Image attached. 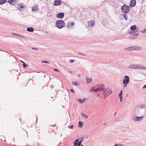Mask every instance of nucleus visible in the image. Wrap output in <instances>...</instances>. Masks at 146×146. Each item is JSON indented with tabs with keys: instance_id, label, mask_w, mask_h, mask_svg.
I'll use <instances>...</instances> for the list:
<instances>
[{
	"instance_id": "f257e3e1",
	"label": "nucleus",
	"mask_w": 146,
	"mask_h": 146,
	"mask_svg": "<svg viewBox=\"0 0 146 146\" xmlns=\"http://www.w3.org/2000/svg\"><path fill=\"white\" fill-rule=\"evenodd\" d=\"M56 25L58 28L61 29L64 27L65 23L63 20H59L56 22Z\"/></svg>"
},
{
	"instance_id": "20e7f679",
	"label": "nucleus",
	"mask_w": 146,
	"mask_h": 146,
	"mask_svg": "<svg viewBox=\"0 0 146 146\" xmlns=\"http://www.w3.org/2000/svg\"><path fill=\"white\" fill-rule=\"evenodd\" d=\"M96 87H99V88H97L98 90V92L101 91H104V85H97Z\"/></svg>"
},
{
	"instance_id": "c9c22d12",
	"label": "nucleus",
	"mask_w": 146,
	"mask_h": 146,
	"mask_svg": "<svg viewBox=\"0 0 146 146\" xmlns=\"http://www.w3.org/2000/svg\"><path fill=\"white\" fill-rule=\"evenodd\" d=\"M41 62L42 63H46L48 64L49 63V62L45 60H42Z\"/></svg>"
},
{
	"instance_id": "13d9d810",
	"label": "nucleus",
	"mask_w": 146,
	"mask_h": 146,
	"mask_svg": "<svg viewBox=\"0 0 146 146\" xmlns=\"http://www.w3.org/2000/svg\"><path fill=\"white\" fill-rule=\"evenodd\" d=\"M129 34H130V32H129Z\"/></svg>"
},
{
	"instance_id": "4c0bfd02",
	"label": "nucleus",
	"mask_w": 146,
	"mask_h": 146,
	"mask_svg": "<svg viewBox=\"0 0 146 146\" xmlns=\"http://www.w3.org/2000/svg\"><path fill=\"white\" fill-rule=\"evenodd\" d=\"M13 34L15 35H16L17 36H19L23 37L21 35H20L19 34H16V33H15V34L13 33Z\"/></svg>"
},
{
	"instance_id": "9d476101",
	"label": "nucleus",
	"mask_w": 146,
	"mask_h": 146,
	"mask_svg": "<svg viewBox=\"0 0 146 146\" xmlns=\"http://www.w3.org/2000/svg\"><path fill=\"white\" fill-rule=\"evenodd\" d=\"M136 4V1L135 0H131L130 1V6L131 7H133Z\"/></svg>"
},
{
	"instance_id": "37998d69",
	"label": "nucleus",
	"mask_w": 146,
	"mask_h": 146,
	"mask_svg": "<svg viewBox=\"0 0 146 146\" xmlns=\"http://www.w3.org/2000/svg\"><path fill=\"white\" fill-rule=\"evenodd\" d=\"M110 88L109 87H108L106 90L105 91H106V92L107 91H109L110 90Z\"/></svg>"
},
{
	"instance_id": "393cba45",
	"label": "nucleus",
	"mask_w": 146,
	"mask_h": 146,
	"mask_svg": "<svg viewBox=\"0 0 146 146\" xmlns=\"http://www.w3.org/2000/svg\"><path fill=\"white\" fill-rule=\"evenodd\" d=\"M6 2V0H0V5L3 4Z\"/></svg>"
},
{
	"instance_id": "c756f323",
	"label": "nucleus",
	"mask_w": 146,
	"mask_h": 146,
	"mask_svg": "<svg viewBox=\"0 0 146 146\" xmlns=\"http://www.w3.org/2000/svg\"><path fill=\"white\" fill-rule=\"evenodd\" d=\"M82 140L83 139H81V140L79 141L78 144V146H80L81 145Z\"/></svg>"
},
{
	"instance_id": "f3484780",
	"label": "nucleus",
	"mask_w": 146,
	"mask_h": 146,
	"mask_svg": "<svg viewBox=\"0 0 146 146\" xmlns=\"http://www.w3.org/2000/svg\"><path fill=\"white\" fill-rule=\"evenodd\" d=\"M128 67L130 68L136 69L137 65L131 64L128 66Z\"/></svg>"
},
{
	"instance_id": "aec40b11",
	"label": "nucleus",
	"mask_w": 146,
	"mask_h": 146,
	"mask_svg": "<svg viewBox=\"0 0 146 146\" xmlns=\"http://www.w3.org/2000/svg\"><path fill=\"white\" fill-rule=\"evenodd\" d=\"M103 94L104 99L106 98L109 96L106 92V91H104L103 92Z\"/></svg>"
},
{
	"instance_id": "de8ad7c7",
	"label": "nucleus",
	"mask_w": 146,
	"mask_h": 146,
	"mask_svg": "<svg viewBox=\"0 0 146 146\" xmlns=\"http://www.w3.org/2000/svg\"><path fill=\"white\" fill-rule=\"evenodd\" d=\"M54 70L55 71H57L58 72L59 71V70H58L56 69V68H54Z\"/></svg>"
},
{
	"instance_id": "4468645a",
	"label": "nucleus",
	"mask_w": 146,
	"mask_h": 146,
	"mask_svg": "<svg viewBox=\"0 0 146 146\" xmlns=\"http://www.w3.org/2000/svg\"><path fill=\"white\" fill-rule=\"evenodd\" d=\"M96 87V86H95L94 87H92L90 89V92H98V90L97 88L95 89V88Z\"/></svg>"
},
{
	"instance_id": "49530a36",
	"label": "nucleus",
	"mask_w": 146,
	"mask_h": 146,
	"mask_svg": "<svg viewBox=\"0 0 146 146\" xmlns=\"http://www.w3.org/2000/svg\"><path fill=\"white\" fill-rule=\"evenodd\" d=\"M69 127L70 129H73V125H72L70 127L69 126Z\"/></svg>"
},
{
	"instance_id": "5fc2aeb1",
	"label": "nucleus",
	"mask_w": 146,
	"mask_h": 146,
	"mask_svg": "<svg viewBox=\"0 0 146 146\" xmlns=\"http://www.w3.org/2000/svg\"><path fill=\"white\" fill-rule=\"evenodd\" d=\"M55 126V125H52V126Z\"/></svg>"
},
{
	"instance_id": "09e8293b",
	"label": "nucleus",
	"mask_w": 146,
	"mask_h": 146,
	"mask_svg": "<svg viewBox=\"0 0 146 146\" xmlns=\"http://www.w3.org/2000/svg\"><path fill=\"white\" fill-rule=\"evenodd\" d=\"M145 88H146V84L143 87V89H145Z\"/></svg>"
},
{
	"instance_id": "ea45409f",
	"label": "nucleus",
	"mask_w": 146,
	"mask_h": 146,
	"mask_svg": "<svg viewBox=\"0 0 146 146\" xmlns=\"http://www.w3.org/2000/svg\"><path fill=\"white\" fill-rule=\"evenodd\" d=\"M78 54H79V55H82V56H85V55L83 54V53L80 52H78Z\"/></svg>"
},
{
	"instance_id": "f8f14e48",
	"label": "nucleus",
	"mask_w": 146,
	"mask_h": 146,
	"mask_svg": "<svg viewBox=\"0 0 146 146\" xmlns=\"http://www.w3.org/2000/svg\"><path fill=\"white\" fill-rule=\"evenodd\" d=\"M136 25L132 26L130 27V29L132 31L135 30V33L137 32L138 31V30L136 29Z\"/></svg>"
},
{
	"instance_id": "6e6552de",
	"label": "nucleus",
	"mask_w": 146,
	"mask_h": 146,
	"mask_svg": "<svg viewBox=\"0 0 146 146\" xmlns=\"http://www.w3.org/2000/svg\"><path fill=\"white\" fill-rule=\"evenodd\" d=\"M124 50L125 51H132L134 50L133 46H131L130 47L124 48Z\"/></svg>"
},
{
	"instance_id": "8fccbe9b",
	"label": "nucleus",
	"mask_w": 146,
	"mask_h": 146,
	"mask_svg": "<svg viewBox=\"0 0 146 146\" xmlns=\"http://www.w3.org/2000/svg\"><path fill=\"white\" fill-rule=\"evenodd\" d=\"M68 72L70 74H72V72L71 71H68Z\"/></svg>"
},
{
	"instance_id": "cd10ccee",
	"label": "nucleus",
	"mask_w": 146,
	"mask_h": 146,
	"mask_svg": "<svg viewBox=\"0 0 146 146\" xmlns=\"http://www.w3.org/2000/svg\"><path fill=\"white\" fill-rule=\"evenodd\" d=\"M81 114L84 117H85V118H87V119L88 118V116H86L85 114H84V113H81Z\"/></svg>"
},
{
	"instance_id": "a878e982",
	"label": "nucleus",
	"mask_w": 146,
	"mask_h": 146,
	"mask_svg": "<svg viewBox=\"0 0 146 146\" xmlns=\"http://www.w3.org/2000/svg\"><path fill=\"white\" fill-rule=\"evenodd\" d=\"M72 84L74 86L79 85V84H77V82L75 81H73L72 82Z\"/></svg>"
},
{
	"instance_id": "e433bc0d",
	"label": "nucleus",
	"mask_w": 146,
	"mask_h": 146,
	"mask_svg": "<svg viewBox=\"0 0 146 146\" xmlns=\"http://www.w3.org/2000/svg\"><path fill=\"white\" fill-rule=\"evenodd\" d=\"M124 18L126 20H127V16L126 15V14H125L124 15Z\"/></svg>"
},
{
	"instance_id": "6e6d98bb",
	"label": "nucleus",
	"mask_w": 146,
	"mask_h": 146,
	"mask_svg": "<svg viewBox=\"0 0 146 146\" xmlns=\"http://www.w3.org/2000/svg\"><path fill=\"white\" fill-rule=\"evenodd\" d=\"M78 76H80V74H78Z\"/></svg>"
},
{
	"instance_id": "a211bd4d",
	"label": "nucleus",
	"mask_w": 146,
	"mask_h": 146,
	"mask_svg": "<svg viewBox=\"0 0 146 146\" xmlns=\"http://www.w3.org/2000/svg\"><path fill=\"white\" fill-rule=\"evenodd\" d=\"M86 83L87 84H89L92 82V78H86Z\"/></svg>"
},
{
	"instance_id": "bf43d9fd",
	"label": "nucleus",
	"mask_w": 146,
	"mask_h": 146,
	"mask_svg": "<svg viewBox=\"0 0 146 146\" xmlns=\"http://www.w3.org/2000/svg\"><path fill=\"white\" fill-rule=\"evenodd\" d=\"M115 113H114V115H115Z\"/></svg>"
},
{
	"instance_id": "b1692460",
	"label": "nucleus",
	"mask_w": 146,
	"mask_h": 146,
	"mask_svg": "<svg viewBox=\"0 0 146 146\" xmlns=\"http://www.w3.org/2000/svg\"><path fill=\"white\" fill-rule=\"evenodd\" d=\"M79 141V139H77L75 140L74 143V146H76L78 144V142Z\"/></svg>"
},
{
	"instance_id": "052dcab7",
	"label": "nucleus",
	"mask_w": 146,
	"mask_h": 146,
	"mask_svg": "<svg viewBox=\"0 0 146 146\" xmlns=\"http://www.w3.org/2000/svg\"><path fill=\"white\" fill-rule=\"evenodd\" d=\"M145 76H146V75H145Z\"/></svg>"
},
{
	"instance_id": "dca6fc26",
	"label": "nucleus",
	"mask_w": 146,
	"mask_h": 146,
	"mask_svg": "<svg viewBox=\"0 0 146 146\" xmlns=\"http://www.w3.org/2000/svg\"><path fill=\"white\" fill-rule=\"evenodd\" d=\"M8 2L10 4L14 5L15 4L16 1V0H8Z\"/></svg>"
},
{
	"instance_id": "0eeeda50",
	"label": "nucleus",
	"mask_w": 146,
	"mask_h": 146,
	"mask_svg": "<svg viewBox=\"0 0 146 146\" xmlns=\"http://www.w3.org/2000/svg\"><path fill=\"white\" fill-rule=\"evenodd\" d=\"M139 35V33H137L134 35H132V36H129L128 37V38L129 39H134L137 38L138 37Z\"/></svg>"
},
{
	"instance_id": "1a4fd4ad",
	"label": "nucleus",
	"mask_w": 146,
	"mask_h": 146,
	"mask_svg": "<svg viewBox=\"0 0 146 146\" xmlns=\"http://www.w3.org/2000/svg\"><path fill=\"white\" fill-rule=\"evenodd\" d=\"M136 69L146 70V68L145 67L140 65H137Z\"/></svg>"
},
{
	"instance_id": "7ed1b4c3",
	"label": "nucleus",
	"mask_w": 146,
	"mask_h": 146,
	"mask_svg": "<svg viewBox=\"0 0 146 146\" xmlns=\"http://www.w3.org/2000/svg\"><path fill=\"white\" fill-rule=\"evenodd\" d=\"M143 118V116H141V117H136L134 116L132 117V119L133 120L138 121L141 120Z\"/></svg>"
},
{
	"instance_id": "7c9ffc66",
	"label": "nucleus",
	"mask_w": 146,
	"mask_h": 146,
	"mask_svg": "<svg viewBox=\"0 0 146 146\" xmlns=\"http://www.w3.org/2000/svg\"><path fill=\"white\" fill-rule=\"evenodd\" d=\"M114 146H125V145L123 144H115Z\"/></svg>"
},
{
	"instance_id": "58836bf2",
	"label": "nucleus",
	"mask_w": 146,
	"mask_h": 146,
	"mask_svg": "<svg viewBox=\"0 0 146 146\" xmlns=\"http://www.w3.org/2000/svg\"><path fill=\"white\" fill-rule=\"evenodd\" d=\"M119 97L120 101L121 102L122 100L123 97L122 96H119Z\"/></svg>"
},
{
	"instance_id": "79ce46f5",
	"label": "nucleus",
	"mask_w": 146,
	"mask_h": 146,
	"mask_svg": "<svg viewBox=\"0 0 146 146\" xmlns=\"http://www.w3.org/2000/svg\"><path fill=\"white\" fill-rule=\"evenodd\" d=\"M74 61H75V60H70V62L71 63H72Z\"/></svg>"
},
{
	"instance_id": "6ab92c4d",
	"label": "nucleus",
	"mask_w": 146,
	"mask_h": 146,
	"mask_svg": "<svg viewBox=\"0 0 146 146\" xmlns=\"http://www.w3.org/2000/svg\"><path fill=\"white\" fill-rule=\"evenodd\" d=\"M27 30L29 32H33L34 31V30L33 28L32 27H29L27 29Z\"/></svg>"
},
{
	"instance_id": "bb28decb",
	"label": "nucleus",
	"mask_w": 146,
	"mask_h": 146,
	"mask_svg": "<svg viewBox=\"0 0 146 146\" xmlns=\"http://www.w3.org/2000/svg\"><path fill=\"white\" fill-rule=\"evenodd\" d=\"M112 93V91L111 90V89H110L109 90L108 93H107V94L109 96L110 94H111Z\"/></svg>"
},
{
	"instance_id": "4d7b16f0",
	"label": "nucleus",
	"mask_w": 146,
	"mask_h": 146,
	"mask_svg": "<svg viewBox=\"0 0 146 146\" xmlns=\"http://www.w3.org/2000/svg\"><path fill=\"white\" fill-rule=\"evenodd\" d=\"M80 146H83V145H81Z\"/></svg>"
},
{
	"instance_id": "4be33fe9",
	"label": "nucleus",
	"mask_w": 146,
	"mask_h": 146,
	"mask_svg": "<svg viewBox=\"0 0 146 146\" xmlns=\"http://www.w3.org/2000/svg\"><path fill=\"white\" fill-rule=\"evenodd\" d=\"M38 9V7L36 5H35V6L33 7L32 9V11H36Z\"/></svg>"
},
{
	"instance_id": "f704fd0d",
	"label": "nucleus",
	"mask_w": 146,
	"mask_h": 146,
	"mask_svg": "<svg viewBox=\"0 0 146 146\" xmlns=\"http://www.w3.org/2000/svg\"><path fill=\"white\" fill-rule=\"evenodd\" d=\"M23 66L24 68H25L28 65H26L25 62H23Z\"/></svg>"
},
{
	"instance_id": "39448f33",
	"label": "nucleus",
	"mask_w": 146,
	"mask_h": 146,
	"mask_svg": "<svg viewBox=\"0 0 146 146\" xmlns=\"http://www.w3.org/2000/svg\"><path fill=\"white\" fill-rule=\"evenodd\" d=\"M129 78L127 76H125L124 77L123 80V83H129Z\"/></svg>"
},
{
	"instance_id": "ddd939ff",
	"label": "nucleus",
	"mask_w": 146,
	"mask_h": 146,
	"mask_svg": "<svg viewBox=\"0 0 146 146\" xmlns=\"http://www.w3.org/2000/svg\"><path fill=\"white\" fill-rule=\"evenodd\" d=\"M134 50H139L141 49L142 48L139 46H133Z\"/></svg>"
},
{
	"instance_id": "423d86ee",
	"label": "nucleus",
	"mask_w": 146,
	"mask_h": 146,
	"mask_svg": "<svg viewBox=\"0 0 146 146\" xmlns=\"http://www.w3.org/2000/svg\"><path fill=\"white\" fill-rule=\"evenodd\" d=\"M95 24V21H92L88 22V27L92 28V27Z\"/></svg>"
},
{
	"instance_id": "72a5a7b5",
	"label": "nucleus",
	"mask_w": 146,
	"mask_h": 146,
	"mask_svg": "<svg viewBox=\"0 0 146 146\" xmlns=\"http://www.w3.org/2000/svg\"><path fill=\"white\" fill-rule=\"evenodd\" d=\"M141 32L143 33H146V28L143 31H141Z\"/></svg>"
},
{
	"instance_id": "a19ab883",
	"label": "nucleus",
	"mask_w": 146,
	"mask_h": 146,
	"mask_svg": "<svg viewBox=\"0 0 146 146\" xmlns=\"http://www.w3.org/2000/svg\"><path fill=\"white\" fill-rule=\"evenodd\" d=\"M122 90H121L120 93L119 94V96H122Z\"/></svg>"
},
{
	"instance_id": "f03ea898",
	"label": "nucleus",
	"mask_w": 146,
	"mask_h": 146,
	"mask_svg": "<svg viewBox=\"0 0 146 146\" xmlns=\"http://www.w3.org/2000/svg\"><path fill=\"white\" fill-rule=\"evenodd\" d=\"M121 10L124 13H128L129 11L130 7L125 5L122 6L121 7Z\"/></svg>"
},
{
	"instance_id": "3c124183",
	"label": "nucleus",
	"mask_w": 146,
	"mask_h": 146,
	"mask_svg": "<svg viewBox=\"0 0 146 146\" xmlns=\"http://www.w3.org/2000/svg\"><path fill=\"white\" fill-rule=\"evenodd\" d=\"M32 49L33 50H38V49L37 48H32Z\"/></svg>"
},
{
	"instance_id": "c03bdc74",
	"label": "nucleus",
	"mask_w": 146,
	"mask_h": 146,
	"mask_svg": "<svg viewBox=\"0 0 146 146\" xmlns=\"http://www.w3.org/2000/svg\"><path fill=\"white\" fill-rule=\"evenodd\" d=\"M128 84V83H123V84H124V87H126V86H127V85Z\"/></svg>"
},
{
	"instance_id": "2eb2a0df",
	"label": "nucleus",
	"mask_w": 146,
	"mask_h": 146,
	"mask_svg": "<svg viewBox=\"0 0 146 146\" xmlns=\"http://www.w3.org/2000/svg\"><path fill=\"white\" fill-rule=\"evenodd\" d=\"M62 4L61 1L56 0L54 2V4L55 5L57 6Z\"/></svg>"
},
{
	"instance_id": "412c9836",
	"label": "nucleus",
	"mask_w": 146,
	"mask_h": 146,
	"mask_svg": "<svg viewBox=\"0 0 146 146\" xmlns=\"http://www.w3.org/2000/svg\"><path fill=\"white\" fill-rule=\"evenodd\" d=\"M83 125V122L82 121H79L78 123V126L80 128H81L82 127Z\"/></svg>"
},
{
	"instance_id": "9b49d317",
	"label": "nucleus",
	"mask_w": 146,
	"mask_h": 146,
	"mask_svg": "<svg viewBox=\"0 0 146 146\" xmlns=\"http://www.w3.org/2000/svg\"><path fill=\"white\" fill-rule=\"evenodd\" d=\"M64 14L63 13H60L57 14V17L60 19H62L64 17Z\"/></svg>"
},
{
	"instance_id": "2f4dec72",
	"label": "nucleus",
	"mask_w": 146,
	"mask_h": 146,
	"mask_svg": "<svg viewBox=\"0 0 146 146\" xmlns=\"http://www.w3.org/2000/svg\"><path fill=\"white\" fill-rule=\"evenodd\" d=\"M145 106L144 105H142L140 106V108L141 109L144 108H145Z\"/></svg>"
},
{
	"instance_id": "c85d7f7f",
	"label": "nucleus",
	"mask_w": 146,
	"mask_h": 146,
	"mask_svg": "<svg viewBox=\"0 0 146 146\" xmlns=\"http://www.w3.org/2000/svg\"><path fill=\"white\" fill-rule=\"evenodd\" d=\"M78 100H79V102L81 104H82V103H84L85 101L84 100H82V99H79Z\"/></svg>"
},
{
	"instance_id": "864d4df0",
	"label": "nucleus",
	"mask_w": 146,
	"mask_h": 146,
	"mask_svg": "<svg viewBox=\"0 0 146 146\" xmlns=\"http://www.w3.org/2000/svg\"><path fill=\"white\" fill-rule=\"evenodd\" d=\"M21 62H22L23 63V62H24L23 61H22V60H21Z\"/></svg>"
},
{
	"instance_id": "a18cd8bd",
	"label": "nucleus",
	"mask_w": 146,
	"mask_h": 146,
	"mask_svg": "<svg viewBox=\"0 0 146 146\" xmlns=\"http://www.w3.org/2000/svg\"><path fill=\"white\" fill-rule=\"evenodd\" d=\"M70 90L72 93H74V91L73 89H70Z\"/></svg>"
},
{
	"instance_id": "5701e85b",
	"label": "nucleus",
	"mask_w": 146,
	"mask_h": 146,
	"mask_svg": "<svg viewBox=\"0 0 146 146\" xmlns=\"http://www.w3.org/2000/svg\"><path fill=\"white\" fill-rule=\"evenodd\" d=\"M18 5L19 6L18 8L19 10H21V9L24 8V6L21 4L19 5Z\"/></svg>"
},
{
	"instance_id": "473e14b6",
	"label": "nucleus",
	"mask_w": 146,
	"mask_h": 146,
	"mask_svg": "<svg viewBox=\"0 0 146 146\" xmlns=\"http://www.w3.org/2000/svg\"><path fill=\"white\" fill-rule=\"evenodd\" d=\"M74 25V22H72L71 23V25H70V24H69L68 25V27H72V26Z\"/></svg>"
},
{
	"instance_id": "603ef678",
	"label": "nucleus",
	"mask_w": 146,
	"mask_h": 146,
	"mask_svg": "<svg viewBox=\"0 0 146 146\" xmlns=\"http://www.w3.org/2000/svg\"><path fill=\"white\" fill-rule=\"evenodd\" d=\"M54 86L53 85H51V88H53L54 87Z\"/></svg>"
}]
</instances>
